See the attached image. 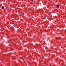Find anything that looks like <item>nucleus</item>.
<instances>
[{
    "label": "nucleus",
    "mask_w": 66,
    "mask_h": 66,
    "mask_svg": "<svg viewBox=\"0 0 66 66\" xmlns=\"http://www.w3.org/2000/svg\"><path fill=\"white\" fill-rule=\"evenodd\" d=\"M2 9H4V7L3 6H2Z\"/></svg>",
    "instance_id": "obj_1"
},
{
    "label": "nucleus",
    "mask_w": 66,
    "mask_h": 66,
    "mask_svg": "<svg viewBox=\"0 0 66 66\" xmlns=\"http://www.w3.org/2000/svg\"><path fill=\"white\" fill-rule=\"evenodd\" d=\"M57 7H59V5H57Z\"/></svg>",
    "instance_id": "obj_2"
},
{
    "label": "nucleus",
    "mask_w": 66,
    "mask_h": 66,
    "mask_svg": "<svg viewBox=\"0 0 66 66\" xmlns=\"http://www.w3.org/2000/svg\"><path fill=\"white\" fill-rule=\"evenodd\" d=\"M59 38V37H56V39H58V38Z\"/></svg>",
    "instance_id": "obj_3"
},
{
    "label": "nucleus",
    "mask_w": 66,
    "mask_h": 66,
    "mask_svg": "<svg viewBox=\"0 0 66 66\" xmlns=\"http://www.w3.org/2000/svg\"><path fill=\"white\" fill-rule=\"evenodd\" d=\"M33 0H31V1H33Z\"/></svg>",
    "instance_id": "obj_4"
},
{
    "label": "nucleus",
    "mask_w": 66,
    "mask_h": 66,
    "mask_svg": "<svg viewBox=\"0 0 66 66\" xmlns=\"http://www.w3.org/2000/svg\"><path fill=\"white\" fill-rule=\"evenodd\" d=\"M24 47H25L24 46Z\"/></svg>",
    "instance_id": "obj_5"
}]
</instances>
